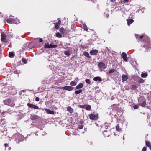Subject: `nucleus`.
I'll return each mask as SVG.
<instances>
[{
    "instance_id": "f257e3e1",
    "label": "nucleus",
    "mask_w": 151,
    "mask_h": 151,
    "mask_svg": "<svg viewBox=\"0 0 151 151\" xmlns=\"http://www.w3.org/2000/svg\"><path fill=\"white\" fill-rule=\"evenodd\" d=\"M4 102L5 105L11 106V107L15 105L13 101L10 99H6L4 101Z\"/></svg>"
},
{
    "instance_id": "f03ea898",
    "label": "nucleus",
    "mask_w": 151,
    "mask_h": 151,
    "mask_svg": "<svg viewBox=\"0 0 151 151\" xmlns=\"http://www.w3.org/2000/svg\"><path fill=\"white\" fill-rule=\"evenodd\" d=\"M57 45H55L52 44H46L44 47L46 48H55L57 47Z\"/></svg>"
},
{
    "instance_id": "7ed1b4c3",
    "label": "nucleus",
    "mask_w": 151,
    "mask_h": 151,
    "mask_svg": "<svg viewBox=\"0 0 151 151\" xmlns=\"http://www.w3.org/2000/svg\"><path fill=\"white\" fill-rule=\"evenodd\" d=\"M18 21L17 22L13 18H9L7 20V22L9 23H14L17 24L19 23V21L17 20Z\"/></svg>"
},
{
    "instance_id": "20e7f679",
    "label": "nucleus",
    "mask_w": 151,
    "mask_h": 151,
    "mask_svg": "<svg viewBox=\"0 0 151 151\" xmlns=\"http://www.w3.org/2000/svg\"><path fill=\"white\" fill-rule=\"evenodd\" d=\"M6 35L4 32H2L1 35V39L2 41L6 42L7 40L6 39Z\"/></svg>"
},
{
    "instance_id": "39448f33",
    "label": "nucleus",
    "mask_w": 151,
    "mask_h": 151,
    "mask_svg": "<svg viewBox=\"0 0 151 151\" xmlns=\"http://www.w3.org/2000/svg\"><path fill=\"white\" fill-rule=\"evenodd\" d=\"M27 105L30 108H33L35 109H39V108L37 106L33 105L31 104L28 103Z\"/></svg>"
},
{
    "instance_id": "423d86ee",
    "label": "nucleus",
    "mask_w": 151,
    "mask_h": 151,
    "mask_svg": "<svg viewBox=\"0 0 151 151\" xmlns=\"http://www.w3.org/2000/svg\"><path fill=\"white\" fill-rule=\"evenodd\" d=\"M122 58H123L124 60L125 61L127 62V55L126 54L125 52H123L122 55Z\"/></svg>"
},
{
    "instance_id": "0eeeda50",
    "label": "nucleus",
    "mask_w": 151,
    "mask_h": 151,
    "mask_svg": "<svg viewBox=\"0 0 151 151\" xmlns=\"http://www.w3.org/2000/svg\"><path fill=\"white\" fill-rule=\"evenodd\" d=\"M98 66L99 68H105V65L104 63L101 62H99L98 64Z\"/></svg>"
},
{
    "instance_id": "6e6552de",
    "label": "nucleus",
    "mask_w": 151,
    "mask_h": 151,
    "mask_svg": "<svg viewBox=\"0 0 151 151\" xmlns=\"http://www.w3.org/2000/svg\"><path fill=\"white\" fill-rule=\"evenodd\" d=\"M63 88L64 90H65L69 91H71L73 89V87L70 86L63 87Z\"/></svg>"
},
{
    "instance_id": "1a4fd4ad",
    "label": "nucleus",
    "mask_w": 151,
    "mask_h": 151,
    "mask_svg": "<svg viewBox=\"0 0 151 151\" xmlns=\"http://www.w3.org/2000/svg\"><path fill=\"white\" fill-rule=\"evenodd\" d=\"M104 135L105 137H108L111 134L109 131H105L104 132Z\"/></svg>"
},
{
    "instance_id": "9d476101",
    "label": "nucleus",
    "mask_w": 151,
    "mask_h": 151,
    "mask_svg": "<svg viewBox=\"0 0 151 151\" xmlns=\"http://www.w3.org/2000/svg\"><path fill=\"white\" fill-rule=\"evenodd\" d=\"M89 118L91 119L95 120L97 119V116L93 114H91L89 116Z\"/></svg>"
},
{
    "instance_id": "9b49d317",
    "label": "nucleus",
    "mask_w": 151,
    "mask_h": 151,
    "mask_svg": "<svg viewBox=\"0 0 151 151\" xmlns=\"http://www.w3.org/2000/svg\"><path fill=\"white\" fill-rule=\"evenodd\" d=\"M98 52V51L96 50H91L90 52V53L92 55H96Z\"/></svg>"
},
{
    "instance_id": "f8f14e48",
    "label": "nucleus",
    "mask_w": 151,
    "mask_h": 151,
    "mask_svg": "<svg viewBox=\"0 0 151 151\" xmlns=\"http://www.w3.org/2000/svg\"><path fill=\"white\" fill-rule=\"evenodd\" d=\"M45 111L48 114H54V112L53 111L47 109H45Z\"/></svg>"
},
{
    "instance_id": "ddd939ff",
    "label": "nucleus",
    "mask_w": 151,
    "mask_h": 151,
    "mask_svg": "<svg viewBox=\"0 0 151 151\" xmlns=\"http://www.w3.org/2000/svg\"><path fill=\"white\" fill-rule=\"evenodd\" d=\"M111 109H112L114 111H116L117 109V106L116 104H114L111 106Z\"/></svg>"
},
{
    "instance_id": "4468645a",
    "label": "nucleus",
    "mask_w": 151,
    "mask_h": 151,
    "mask_svg": "<svg viewBox=\"0 0 151 151\" xmlns=\"http://www.w3.org/2000/svg\"><path fill=\"white\" fill-rule=\"evenodd\" d=\"M38 118V116L37 115L33 114L31 116V119L32 120L37 119Z\"/></svg>"
},
{
    "instance_id": "2eb2a0df",
    "label": "nucleus",
    "mask_w": 151,
    "mask_h": 151,
    "mask_svg": "<svg viewBox=\"0 0 151 151\" xmlns=\"http://www.w3.org/2000/svg\"><path fill=\"white\" fill-rule=\"evenodd\" d=\"M128 78V76L127 75H123L122 78V80L123 81H126Z\"/></svg>"
},
{
    "instance_id": "dca6fc26",
    "label": "nucleus",
    "mask_w": 151,
    "mask_h": 151,
    "mask_svg": "<svg viewBox=\"0 0 151 151\" xmlns=\"http://www.w3.org/2000/svg\"><path fill=\"white\" fill-rule=\"evenodd\" d=\"M93 79L95 81H98L101 82L102 81L101 78L100 77H96L94 78Z\"/></svg>"
},
{
    "instance_id": "f3484780",
    "label": "nucleus",
    "mask_w": 151,
    "mask_h": 151,
    "mask_svg": "<svg viewBox=\"0 0 151 151\" xmlns=\"http://www.w3.org/2000/svg\"><path fill=\"white\" fill-rule=\"evenodd\" d=\"M83 86V85L82 83H81L76 86V88L77 89L81 88Z\"/></svg>"
},
{
    "instance_id": "a211bd4d",
    "label": "nucleus",
    "mask_w": 151,
    "mask_h": 151,
    "mask_svg": "<svg viewBox=\"0 0 151 151\" xmlns=\"http://www.w3.org/2000/svg\"><path fill=\"white\" fill-rule=\"evenodd\" d=\"M127 24L128 26H129L130 24H132L134 21V20L132 19H129L127 20Z\"/></svg>"
},
{
    "instance_id": "6ab92c4d",
    "label": "nucleus",
    "mask_w": 151,
    "mask_h": 151,
    "mask_svg": "<svg viewBox=\"0 0 151 151\" xmlns=\"http://www.w3.org/2000/svg\"><path fill=\"white\" fill-rule=\"evenodd\" d=\"M83 55L84 56L88 57L89 58H91V56H90L89 55V53L86 52H84Z\"/></svg>"
},
{
    "instance_id": "aec40b11",
    "label": "nucleus",
    "mask_w": 151,
    "mask_h": 151,
    "mask_svg": "<svg viewBox=\"0 0 151 151\" xmlns=\"http://www.w3.org/2000/svg\"><path fill=\"white\" fill-rule=\"evenodd\" d=\"M144 47L146 48L147 50H148L150 47V46L149 43L147 45H144Z\"/></svg>"
},
{
    "instance_id": "412c9836",
    "label": "nucleus",
    "mask_w": 151,
    "mask_h": 151,
    "mask_svg": "<svg viewBox=\"0 0 151 151\" xmlns=\"http://www.w3.org/2000/svg\"><path fill=\"white\" fill-rule=\"evenodd\" d=\"M67 110L69 111L70 113H72L73 111V109L70 106H68L67 108Z\"/></svg>"
},
{
    "instance_id": "4be33fe9",
    "label": "nucleus",
    "mask_w": 151,
    "mask_h": 151,
    "mask_svg": "<svg viewBox=\"0 0 151 151\" xmlns=\"http://www.w3.org/2000/svg\"><path fill=\"white\" fill-rule=\"evenodd\" d=\"M137 78L138 79H139V81H138L139 83H142L144 82V80L143 79L141 78L140 77H137Z\"/></svg>"
},
{
    "instance_id": "5701e85b",
    "label": "nucleus",
    "mask_w": 151,
    "mask_h": 151,
    "mask_svg": "<svg viewBox=\"0 0 151 151\" xmlns=\"http://www.w3.org/2000/svg\"><path fill=\"white\" fill-rule=\"evenodd\" d=\"M146 105V101L143 99L142 102L141 104V106L142 107H144Z\"/></svg>"
},
{
    "instance_id": "b1692460",
    "label": "nucleus",
    "mask_w": 151,
    "mask_h": 151,
    "mask_svg": "<svg viewBox=\"0 0 151 151\" xmlns=\"http://www.w3.org/2000/svg\"><path fill=\"white\" fill-rule=\"evenodd\" d=\"M14 53L13 52H10L9 53V56L12 58L14 56Z\"/></svg>"
},
{
    "instance_id": "393cba45",
    "label": "nucleus",
    "mask_w": 151,
    "mask_h": 151,
    "mask_svg": "<svg viewBox=\"0 0 151 151\" xmlns=\"http://www.w3.org/2000/svg\"><path fill=\"white\" fill-rule=\"evenodd\" d=\"M147 76V74L146 73H143L141 74V76L142 78H145Z\"/></svg>"
},
{
    "instance_id": "a878e982",
    "label": "nucleus",
    "mask_w": 151,
    "mask_h": 151,
    "mask_svg": "<svg viewBox=\"0 0 151 151\" xmlns=\"http://www.w3.org/2000/svg\"><path fill=\"white\" fill-rule=\"evenodd\" d=\"M55 24V27L56 29H58L60 25L59 24H57L56 23H54Z\"/></svg>"
},
{
    "instance_id": "bb28decb",
    "label": "nucleus",
    "mask_w": 151,
    "mask_h": 151,
    "mask_svg": "<svg viewBox=\"0 0 151 151\" xmlns=\"http://www.w3.org/2000/svg\"><path fill=\"white\" fill-rule=\"evenodd\" d=\"M82 90L81 89L79 90L78 91H76L75 92V93L76 94H79L80 93H81L82 92Z\"/></svg>"
},
{
    "instance_id": "cd10ccee",
    "label": "nucleus",
    "mask_w": 151,
    "mask_h": 151,
    "mask_svg": "<svg viewBox=\"0 0 151 151\" xmlns=\"http://www.w3.org/2000/svg\"><path fill=\"white\" fill-rule=\"evenodd\" d=\"M14 73L15 74H18L20 73H21V72L20 71H18L17 70H16V69H14Z\"/></svg>"
},
{
    "instance_id": "c85d7f7f",
    "label": "nucleus",
    "mask_w": 151,
    "mask_h": 151,
    "mask_svg": "<svg viewBox=\"0 0 151 151\" xmlns=\"http://www.w3.org/2000/svg\"><path fill=\"white\" fill-rule=\"evenodd\" d=\"M56 36L58 38H61L62 37L61 35L59 32H58L56 34Z\"/></svg>"
},
{
    "instance_id": "c756f323",
    "label": "nucleus",
    "mask_w": 151,
    "mask_h": 151,
    "mask_svg": "<svg viewBox=\"0 0 151 151\" xmlns=\"http://www.w3.org/2000/svg\"><path fill=\"white\" fill-rule=\"evenodd\" d=\"M64 53L65 55L67 56H69L70 55V52L69 51H65V52H64Z\"/></svg>"
},
{
    "instance_id": "7c9ffc66",
    "label": "nucleus",
    "mask_w": 151,
    "mask_h": 151,
    "mask_svg": "<svg viewBox=\"0 0 151 151\" xmlns=\"http://www.w3.org/2000/svg\"><path fill=\"white\" fill-rule=\"evenodd\" d=\"M91 108V106L90 105H87L86 106V109L87 110H89Z\"/></svg>"
},
{
    "instance_id": "2f4dec72",
    "label": "nucleus",
    "mask_w": 151,
    "mask_h": 151,
    "mask_svg": "<svg viewBox=\"0 0 151 151\" xmlns=\"http://www.w3.org/2000/svg\"><path fill=\"white\" fill-rule=\"evenodd\" d=\"M86 82L88 84H90L91 83V81L89 79H86L85 80Z\"/></svg>"
},
{
    "instance_id": "473e14b6",
    "label": "nucleus",
    "mask_w": 151,
    "mask_h": 151,
    "mask_svg": "<svg viewBox=\"0 0 151 151\" xmlns=\"http://www.w3.org/2000/svg\"><path fill=\"white\" fill-rule=\"evenodd\" d=\"M116 129L117 131H120L121 129L119 128L118 125H117L116 127Z\"/></svg>"
},
{
    "instance_id": "72a5a7b5",
    "label": "nucleus",
    "mask_w": 151,
    "mask_h": 151,
    "mask_svg": "<svg viewBox=\"0 0 151 151\" xmlns=\"http://www.w3.org/2000/svg\"><path fill=\"white\" fill-rule=\"evenodd\" d=\"M76 84V83L73 81H71L70 83V85L73 86H75Z\"/></svg>"
},
{
    "instance_id": "f704fd0d",
    "label": "nucleus",
    "mask_w": 151,
    "mask_h": 151,
    "mask_svg": "<svg viewBox=\"0 0 151 151\" xmlns=\"http://www.w3.org/2000/svg\"><path fill=\"white\" fill-rule=\"evenodd\" d=\"M22 62H24V63H27V60L24 58H22Z\"/></svg>"
},
{
    "instance_id": "c9c22d12",
    "label": "nucleus",
    "mask_w": 151,
    "mask_h": 151,
    "mask_svg": "<svg viewBox=\"0 0 151 151\" xmlns=\"http://www.w3.org/2000/svg\"><path fill=\"white\" fill-rule=\"evenodd\" d=\"M137 88V87L135 85H132V86L131 88L132 90L136 89Z\"/></svg>"
},
{
    "instance_id": "e433bc0d",
    "label": "nucleus",
    "mask_w": 151,
    "mask_h": 151,
    "mask_svg": "<svg viewBox=\"0 0 151 151\" xmlns=\"http://www.w3.org/2000/svg\"><path fill=\"white\" fill-rule=\"evenodd\" d=\"M146 145L149 147L151 146L150 143L148 141H146Z\"/></svg>"
},
{
    "instance_id": "4c0bfd02",
    "label": "nucleus",
    "mask_w": 151,
    "mask_h": 151,
    "mask_svg": "<svg viewBox=\"0 0 151 151\" xmlns=\"http://www.w3.org/2000/svg\"><path fill=\"white\" fill-rule=\"evenodd\" d=\"M60 31L61 33H64L65 31L64 29L63 28H60Z\"/></svg>"
},
{
    "instance_id": "58836bf2",
    "label": "nucleus",
    "mask_w": 151,
    "mask_h": 151,
    "mask_svg": "<svg viewBox=\"0 0 151 151\" xmlns=\"http://www.w3.org/2000/svg\"><path fill=\"white\" fill-rule=\"evenodd\" d=\"M49 67L52 70H53V69H54V65H52L51 64H50L49 65Z\"/></svg>"
},
{
    "instance_id": "ea45409f",
    "label": "nucleus",
    "mask_w": 151,
    "mask_h": 151,
    "mask_svg": "<svg viewBox=\"0 0 151 151\" xmlns=\"http://www.w3.org/2000/svg\"><path fill=\"white\" fill-rule=\"evenodd\" d=\"M84 29L85 30L87 31L88 28L87 26L85 24L83 25Z\"/></svg>"
},
{
    "instance_id": "a19ab883",
    "label": "nucleus",
    "mask_w": 151,
    "mask_h": 151,
    "mask_svg": "<svg viewBox=\"0 0 151 151\" xmlns=\"http://www.w3.org/2000/svg\"><path fill=\"white\" fill-rule=\"evenodd\" d=\"M83 127V126L82 125H79L78 128L79 129H82Z\"/></svg>"
},
{
    "instance_id": "79ce46f5",
    "label": "nucleus",
    "mask_w": 151,
    "mask_h": 151,
    "mask_svg": "<svg viewBox=\"0 0 151 151\" xmlns=\"http://www.w3.org/2000/svg\"><path fill=\"white\" fill-rule=\"evenodd\" d=\"M27 43L25 44V45H24L22 47V48L23 49H25L27 46Z\"/></svg>"
},
{
    "instance_id": "37998d69",
    "label": "nucleus",
    "mask_w": 151,
    "mask_h": 151,
    "mask_svg": "<svg viewBox=\"0 0 151 151\" xmlns=\"http://www.w3.org/2000/svg\"><path fill=\"white\" fill-rule=\"evenodd\" d=\"M113 72H114V71L112 70H109V74H111V73H112Z\"/></svg>"
},
{
    "instance_id": "c03bdc74",
    "label": "nucleus",
    "mask_w": 151,
    "mask_h": 151,
    "mask_svg": "<svg viewBox=\"0 0 151 151\" xmlns=\"http://www.w3.org/2000/svg\"><path fill=\"white\" fill-rule=\"evenodd\" d=\"M39 100H40L39 98L38 97H36L35 98V100L37 101H39Z\"/></svg>"
},
{
    "instance_id": "a18cd8bd",
    "label": "nucleus",
    "mask_w": 151,
    "mask_h": 151,
    "mask_svg": "<svg viewBox=\"0 0 151 151\" xmlns=\"http://www.w3.org/2000/svg\"><path fill=\"white\" fill-rule=\"evenodd\" d=\"M56 23L59 24V25H60L61 23V21L60 20H58V22Z\"/></svg>"
},
{
    "instance_id": "49530a36",
    "label": "nucleus",
    "mask_w": 151,
    "mask_h": 151,
    "mask_svg": "<svg viewBox=\"0 0 151 151\" xmlns=\"http://www.w3.org/2000/svg\"><path fill=\"white\" fill-rule=\"evenodd\" d=\"M133 107L134 109H137L138 108V106H137V105H134V106Z\"/></svg>"
},
{
    "instance_id": "de8ad7c7",
    "label": "nucleus",
    "mask_w": 151,
    "mask_h": 151,
    "mask_svg": "<svg viewBox=\"0 0 151 151\" xmlns=\"http://www.w3.org/2000/svg\"><path fill=\"white\" fill-rule=\"evenodd\" d=\"M4 146L5 147H8V145L7 144V143H5V144H4Z\"/></svg>"
},
{
    "instance_id": "09e8293b",
    "label": "nucleus",
    "mask_w": 151,
    "mask_h": 151,
    "mask_svg": "<svg viewBox=\"0 0 151 151\" xmlns=\"http://www.w3.org/2000/svg\"><path fill=\"white\" fill-rule=\"evenodd\" d=\"M39 41L40 42H42L43 41V40L41 38H40Z\"/></svg>"
},
{
    "instance_id": "8fccbe9b",
    "label": "nucleus",
    "mask_w": 151,
    "mask_h": 151,
    "mask_svg": "<svg viewBox=\"0 0 151 151\" xmlns=\"http://www.w3.org/2000/svg\"><path fill=\"white\" fill-rule=\"evenodd\" d=\"M145 37V36H141L140 37V38L141 39H142L143 37Z\"/></svg>"
},
{
    "instance_id": "3c124183",
    "label": "nucleus",
    "mask_w": 151,
    "mask_h": 151,
    "mask_svg": "<svg viewBox=\"0 0 151 151\" xmlns=\"http://www.w3.org/2000/svg\"><path fill=\"white\" fill-rule=\"evenodd\" d=\"M124 1L125 2H127L129 1V0H124Z\"/></svg>"
},
{
    "instance_id": "603ef678",
    "label": "nucleus",
    "mask_w": 151,
    "mask_h": 151,
    "mask_svg": "<svg viewBox=\"0 0 151 151\" xmlns=\"http://www.w3.org/2000/svg\"><path fill=\"white\" fill-rule=\"evenodd\" d=\"M134 14L133 13H132L131 14V16L132 15V16H134Z\"/></svg>"
},
{
    "instance_id": "864d4df0",
    "label": "nucleus",
    "mask_w": 151,
    "mask_h": 151,
    "mask_svg": "<svg viewBox=\"0 0 151 151\" xmlns=\"http://www.w3.org/2000/svg\"><path fill=\"white\" fill-rule=\"evenodd\" d=\"M90 144L91 145H92L93 144V141H91L90 142Z\"/></svg>"
},
{
    "instance_id": "5fc2aeb1",
    "label": "nucleus",
    "mask_w": 151,
    "mask_h": 151,
    "mask_svg": "<svg viewBox=\"0 0 151 151\" xmlns=\"http://www.w3.org/2000/svg\"><path fill=\"white\" fill-rule=\"evenodd\" d=\"M19 136L20 137H21V138H23V136L22 135H19Z\"/></svg>"
},
{
    "instance_id": "6e6d98bb",
    "label": "nucleus",
    "mask_w": 151,
    "mask_h": 151,
    "mask_svg": "<svg viewBox=\"0 0 151 151\" xmlns=\"http://www.w3.org/2000/svg\"><path fill=\"white\" fill-rule=\"evenodd\" d=\"M116 0H111V1L114 2Z\"/></svg>"
},
{
    "instance_id": "4d7b16f0",
    "label": "nucleus",
    "mask_w": 151,
    "mask_h": 151,
    "mask_svg": "<svg viewBox=\"0 0 151 151\" xmlns=\"http://www.w3.org/2000/svg\"><path fill=\"white\" fill-rule=\"evenodd\" d=\"M149 147L150 149V150H151V146H150Z\"/></svg>"
},
{
    "instance_id": "13d9d810",
    "label": "nucleus",
    "mask_w": 151,
    "mask_h": 151,
    "mask_svg": "<svg viewBox=\"0 0 151 151\" xmlns=\"http://www.w3.org/2000/svg\"><path fill=\"white\" fill-rule=\"evenodd\" d=\"M1 53L0 52V58L1 57Z\"/></svg>"
},
{
    "instance_id": "bf43d9fd",
    "label": "nucleus",
    "mask_w": 151,
    "mask_h": 151,
    "mask_svg": "<svg viewBox=\"0 0 151 151\" xmlns=\"http://www.w3.org/2000/svg\"><path fill=\"white\" fill-rule=\"evenodd\" d=\"M36 134V135H37V134Z\"/></svg>"
},
{
    "instance_id": "052dcab7",
    "label": "nucleus",
    "mask_w": 151,
    "mask_h": 151,
    "mask_svg": "<svg viewBox=\"0 0 151 151\" xmlns=\"http://www.w3.org/2000/svg\"><path fill=\"white\" fill-rule=\"evenodd\" d=\"M123 139H124V137H123Z\"/></svg>"
},
{
    "instance_id": "680f3d73",
    "label": "nucleus",
    "mask_w": 151,
    "mask_h": 151,
    "mask_svg": "<svg viewBox=\"0 0 151 151\" xmlns=\"http://www.w3.org/2000/svg\"><path fill=\"white\" fill-rule=\"evenodd\" d=\"M114 135H116V134H115V133H114Z\"/></svg>"
},
{
    "instance_id": "e2e57ef3",
    "label": "nucleus",
    "mask_w": 151,
    "mask_h": 151,
    "mask_svg": "<svg viewBox=\"0 0 151 151\" xmlns=\"http://www.w3.org/2000/svg\"><path fill=\"white\" fill-rule=\"evenodd\" d=\"M4 120V119H3L2 120H1V121H2V120Z\"/></svg>"
},
{
    "instance_id": "0e129e2a",
    "label": "nucleus",
    "mask_w": 151,
    "mask_h": 151,
    "mask_svg": "<svg viewBox=\"0 0 151 151\" xmlns=\"http://www.w3.org/2000/svg\"><path fill=\"white\" fill-rule=\"evenodd\" d=\"M16 142H17V140H16Z\"/></svg>"
}]
</instances>
